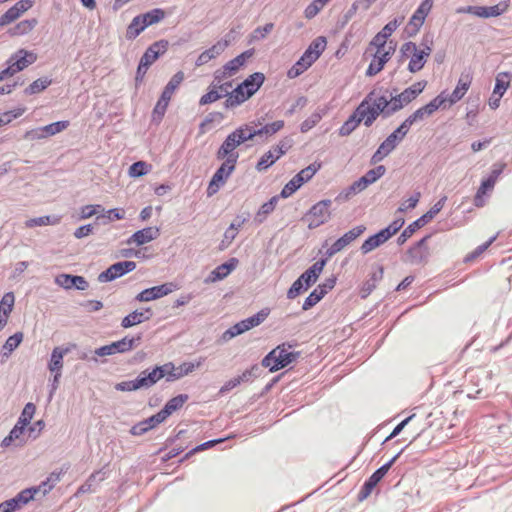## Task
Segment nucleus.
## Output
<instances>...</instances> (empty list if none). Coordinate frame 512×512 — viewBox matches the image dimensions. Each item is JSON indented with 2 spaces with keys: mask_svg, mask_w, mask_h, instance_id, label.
<instances>
[{
  "mask_svg": "<svg viewBox=\"0 0 512 512\" xmlns=\"http://www.w3.org/2000/svg\"><path fill=\"white\" fill-rule=\"evenodd\" d=\"M35 412H36V406L31 402L27 403L17 422L19 424L28 426L30 424Z\"/></svg>",
  "mask_w": 512,
  "mask_h": 512,
  "instance_id": "60",
  "label": "nucleus"
},
{
  "mask_svg": "<svg viewBox=\"0 0 512 512\" xmlns=\"http://www.w3.org/2000/svg\"><path fill=\"white\" fill-rule=\"evenodd\" d=\"M425 225H426V223H425L424 219H422L421 217L418 218L417 220H415L414 222H412L411 224H409L403 230V232L400 234V236L398 237V239H397L398 244L399 245L404 244L409 238H411L413 236V234L418 229L422 228Z\"/></svg>",
  "mask_w": 512,
  "mask_h": 512,
  "instance_id": "43",
  "label": "nucleus"
},
{
  "mask_svg": "<svg viewBox=\"0 0 512 512\" xmlns=\"http://www.w3.org/2000/svg\"><path fill=\"white\" fill-rule=\"evenodd\" d=\"M387 240L384 237V234L380 231L369 238H367L361 245V252L363 254H367L372 250L376 249L380 245L384 244Z\"/></svg>",
  "mask_w": 512,
  "mask_h": 512,
  "instance_id": "40",
  "label": "nucleus"
},
{
  "mask_svg": "<svg viewBox=\"0 0 512 512\" xmlns=\"http://www.w3.org/2000/svg\"><path fill=\"white\" fill-rule=\"evenodd\" d=\"M395 51L396 44L393 41H390L389 44H384L371 40L366 53H371L372 59L366 70V75L372 77L380 73Z\"/></svg>",
  "mask_w": 512,
  "mask_h": 512,
  "instance_id": "3",
  "label": "nucleus"
},
{
  "mask_svg": "<svg viewBox=\"0 0 512 512\" xmlns=\"http://www.w3.org/2000/svg\"><path fill=\"white\" fill-rule=\"evenodd\" d=\"M15 304V296L12 292L4 294L0 301V330H3L9 320Z\"/></svg>",
  "mask_w": 512,
  "mask_h": 512,
  "instance_id": "25",
  "label": "nucleus"
},
{
  "mask_svg": "<svg viewBox=\"0 0 512 512\" xmlns=\"http://www.w3.org/2000/svg\"><path fill=\"white\" fill-rule=\"evenodd\" d=\"M269 315V310L262 309L257 314L244 319L245 324L247 325L248 330L260 325Z\"/></svg>",
  "mask_w": 512,
  "mask_h": 512,
  "instance_id": "58",
  "label": "nucleus"
},
{
  "mask_svg": "<svg viewBox=\"0 0 512 512\" xmlns=\"http://www.w3.org/2000/svg\"><path fill=\"white\" fill-rule=\"evenodd\" d=\"M427 81L421 80L418 82H415L408 88L404 89L401 92V99L403 102H406L407 105L411 103L413 100H415L426 88Z\"/></svg>",
  "mask_w": 512,
  "mask_h": 512,
  "instance_id": "30",
  "label": "nucleus"
},
{
  "mask_svg": "<svg viewBox=\"0 0 512 512\" xmlns=\"http://www.w3.org/2000/svg\"><path fill=\"white\" fill-rule=\"evenodd\" d=\"M138 377L142 388H150L163 378V374H160V368L156 366L150 372L147 370L142 371Z\"/></svg>",
  "mask_w": 512,
  "mask_h": 512,
  "instance_id": "33",
  "label": "nucleus"
},
{
  "mask_svg": "<svg viewBox=\"0 0 512 512\" xmlns=\"http://www.w3.org/2000/svg\"><path fill=\"white\" fill-rule=\"evenodd\" d=\"M389 107L388 99L384 96L374 98V92L369 93L357 107L355 113L359 120L369 127L380 113Z\"/></svg>",
  "mask_w": 512,
  "mask_h": 512,
  "instance_id": "4",
  "label": "nucleus"
},
{
  "mask_svg": "<svg viewBox=\"0 0 512 512\" xmlns=\"http://www.w3.org/2000/svg\"><path fill=\"white\" fill-rule=\"evenodd\" d=\"M169 42L167 40H159L151 44L142 55L140 62L150 67L161 55L168 50Z\"/></svg>",
  "mask_w": 512,
  "mask_h": 512,
  "instance_id": "22",
  "label": "nucleus"
},
{
  "mask_svg": "<svg viewBox=\"0 0 512 512\" xmlns=\"http://www.w3.org/2000/svg\"><path fill=\"white\" fill-rule=\"evenodd\" d=\"M33 5L34 2L32 0H19L0 16V26L4 27L13 23L32 8Z\"/></svg>",
  "mask_w": 512,
  "mask_h": 512,
  "instance_id": "19",
  "label": "nucleus"
},
{
  "mask_svg": "<svg viewBox=\"0 0 512 512\" xmlns=\"http://www.w3.org/2000/svg\"><path fill=\"white\" fill-rule=\"evenodd\" d=\"M139 16L142 21L145 22L144 26L148 27L163 20L165 17V12L160 8H155L147 13L140 14Z\"/></svg>",
  "mask_w": 512,
  "mask_h": 512,
  "instance_id": "50",
  "label": "nucleus"
},
{
  "mask_svg": "<svg viewBox=\"0 0 512 512\" xmlns=\"http://www.w3.org/2000/svg\"><path fill=\"white\" fill-rule=\"evenodd\" d=\"M253 56V50H247L236 56L235 58L228 61L225 65H223L220 69H217L215 74V79H222L226 81L232 76L236 75L240 69L245 65L247 60Z\"/></svg>",
  "mask_w": 512,
  "mask_h": 512,
  "instance_id": "10",
  "label": "nucleus"
},
{
  "mask_svg": "<svg viewBox=\"0 0 512 512\" xmlns=\"http://www.w3.org/2000/svg\"><path fill=\"white\" fill-rule=\"evenodd\" d=\"M330 0H314L304 10V16L307 19L314 18Z\"/></svg>",
  "mask_w": 512,
  "mask_h": 512,
  "instance_id": "53",
  "label": "nucleus"
},
{
  "mask_svg": "<svg viewBox=\"0 0 512 512\" xmlns=\"http://www.w3.org/2000/svg\"><path fill=\"white\" fill-rule=\"evenodd\" d=\"M232 88L231 81H223L222 79H215V75L213 76V81L208 87L207 93H205L199 100L200 105H207L216 102L221 99L223 96L228 97L230 94L229 90Z\"/></svg>",
  "mask_w": 512,
  "mask_h": 512,
  "instance_id": "11",
  "label": "nucleus"
},
{
  "mask_svg": "<svg viewBox=\"0 0 512 512\" xmlns=\"http://www.w3.org/2000/svg\"><path fill=\"white\" fill-rule=\"evenodd\" d=\"M25 425L19 424L18 422L15 424L13 429L10 431L9 435L5 437L2 441V447H8L12 442L18 441L19 445L25 443L24 433L26 430Z\"/></svg>",
  "mask_w": 512,
  "mask_h": 512,
  "instance_id": "34",
  "label": "nucleus"
},
{
  "mask_svg": "<svg viewBox=\"0 0 512 512\" xmlns=\"http://www.w3.org/2000/svg\"><path fill=\"white\" fill-rule=\"evenodd\" d=\"M397 455L393 457L388 463L381 466L377 469L369 478L366 480L364 485L362 486L359 492V500H364L372 493L373 489L377 486V484L382 480V478L387 474L393 463L397 459Z\"/></svg>",
  "mask_w": 512,
  "mask_h": 512,
  "instance_id": "15",
  "label": "nucleus"
},
{
  "mask_svg": "<svg viewBox=\"0 0 512 512\" xmlns=\"http://www.w3.org/2000/svg\"><path fill=\"white\" fill-rule=\"evenodd\" d=\"M278 197L273 196L268 202L264 203L256 214V218L259 222H262L266 216L272 213L277 205Z\"/></svg>",
  "mask_w": 512,
  "mask_h": 512,
  "instance_id": "54",
  "label": "nucleus"
},
{
  "mask_svg": "<svg viewBox=\"0 0 512 512\" xmlns=\"http://www.w3.org/2000/svg\"><path fill=\"white\" fill-rule=\"evenodd\" d=\"M235 168L236 163H234V159L228 161L223 160V163L216 170L208 185L207 194L212 196L217 193L220 187L226 183L227 179L234 172Z\"/></svg>",
  "mask_w": 512,
  "mask_h": 512,
  "instance_id": "13",
  "label": "nucleus"
},
{
  "mask_svg": "<svg viewBox=\"0 0 512 512\" xmlns=\"http://www.w3.org/2000/svg\"><path fill=\"white\" fill-rule=\"evenodd\" d=\"M495 183H493L492 179H485L481 182L480 187L478 188L475 196H474V205L476 207H483L485 205L484 196L493 190Z\"/></svg>",
  "mask_w": 512,
  "mask_h": 512,
  "instance_id": "39",
  "label": "nucleus"
},
{
  "mask_svg": "<svg viewBox=\"0 0 512 512\" xmlns=\"http://www.w3.org/2000/svg\"><path fill=\"white\" fill-rule=\"evenodd\" d=\"M326 265V260L322 259L315 262L309 269H307L299 279L306 285L305 289L314 284L319 275L322 273L324 267Z\"/></svg>",
  "mask_w": 512,
  "mask_h": 512,
  "instance_id": "28",
  "label": "nucleus"
},
{
  "mask_svg": "<svg viewBox=\"0 0 512 512\" xmlns=\"http://www.w3.org/2000/svg\"><path fill=\"white\" fill-rule=\"evenodd\" d=\"M442 102L443 101L440 98H433L429 103L418 108L404 120V122L400 125L399 131L408 133L410 127L414 123L422 121L424 118L431 116L438 109H440L442 107Z\"/></svg>",
  "mask_w": 512,
  "mask_h": 512,
  "instance_id": "8",
  "label": "nucleus"
},
{
  "mask_svg": "<svg viewBox=\"0 0 512 512\" xmlns=\"http://www.w3.org/2000/svg\"><path fill=\"white\" fill-rule=\"evenodd\" d=\"M151 317L150 309H146L144 311H133L123 318L121 322V326L123 328H130L134 325L140 324L146 320H149Z\"/></svg>",
  "mask_w": 512,
  "mask_h": 512,
  "instance_id": "31",
  "label": "nucleus"
},
{
  "mask_svg": "<svg viewBox=\"0 0 512 512\" xmlns=\"http://www.w3.org/2000/svg\"><path fill=\"white\" fill-rule=\"evenodd\" d=\"M219 160H233L237 164L239 153L235 151L230 141L226 138L216 153Z\"/></svg>",
  "mask_w": 512,
  "mask_h": 512,
  "instance_id": "35",
  "label": "nucleus"
},
{
  "mask_svg": "<svg viewBox=\"0 0 512 512\" xmlns=\"http://www.w3.org/2000/svg\"><path fill=\"white\" fill-rule=\"evenodd\" d=\"M512 75L509 72H500L496 75L494 94L503 96L511 85Z\"/></svg>",
  "mask_w": 512,
  "mask_h": 512,
  "instance_id": "36",
  "label": "nucleus"
},
{
  "mask_svg": "<svg viewBox=\"0 0 512 512\" xmlns=\"http://www.w3.org/2000/svg\"><path fill=\"white\" fill-rule=\"evenodd\" d=\"M401 22H399L397 19H394L387 23L380 32H378L372 40L375 42H380L384 44H389L390 41H388L389 37L392 35V33L398 28Z\"/></svg>",
  "mask_w": 512,
  "mask_h": 512,
  "instance_id": "38",
  "label": "nucleus"
},
{
  "mask_svg": "<svg viewBox=\"0 0 512 512\" xmlns=\"http://www.w3.org/2000/svg\"><path fill=\"white\" fill-rule=\"evenodd\" d=\"M295 175L282 189L280 195L282 198H288L292 196L303 184L300 182Z\"/></svg>",
  "mask_w": 512,
  "mask_h": 512,
  "instance_id": "59",
  "label": "nucleus"
},
{
  "mask_svg": "<svg viewBox=\"0 0 512 512\" xmlns=\"http://www.w3.org/2000/svg\"><path fill=\"white\" fill-rule=\"evenodd\" d=\"M471 83L472 78L470 75H462L450 95H446L444 91L437 95L435 98H440L443 101L441 108L445 109L447 106H452L460 101L468 92Z\"/></svg>",
  "mask_w": 512,
  "mask_h": 512,
  "instance_id": "12",
  "label": "nucleus"
},
{
  "mask_svg": "<svg viewBox=\"0 0 512 512\" xmlns=\"http://www.w3.org/2000/svg\"><path fill=\"white\" fill-rule=\"evenodd\" d=\"M264 81L265 76L263 73L255 72L251 74L230 92L224 102L225 107L234 108L241 105L259 90Z\"/></svg>",
  "mask_w": 512,
  "mask_h": 512,
  "instance_id": "1",
  "label": "nucleus"
},
{
  "mask_svg": "<svg viewBox=\"0 0 512 512\" xmlns=\"http://www.w3.org/2000/svg\"><path fill=\"white\" fill-rule=\"evenodd\" d=\"M284 127V121L283 120H277L273 123L266 124L262 128L258 130H254L252 128V134L255 136H261V135H273L280 131Z\"/></svg>",
  "mask_w": 512,
  "mask_h": 512,
  "instance_id": "51",
  "label": "nucleus"
},
{
  "mask_svg": "<svg viewBox=\"0 0 512 512\" xmlns=\"http://www.w3.org/2000/svg\"><path fill=\"white\" fill-rule=\"evenodd\" d=\"M176 286L173 283H165L159 286H154L140 292L136 299L140 302H148L170 294Z\"/></svg>",
  "mask_w": 512,
  "mask_h": 512,
  "instance_id": "21",
  "label": "nucleus"
},
{
  "mask_svg": "<svg viewBox=\"0 0 512 512\" xmlns=\"http://www.w3.org/2000/svg\"><path fill=\"white\" fill-rule=\"evenodd\" d=\"M365 230L366 227L364 225H359L346 232L343 236L337 239L327 250V256L332 257L336 253L342 251L345 247H347L358 237H360L365 232Z\"/></svg>",
  "mask_w": 512,
  "mask_h": 512,
  "instance_id": "17",
  "label": "nucleus"
},
{
  "mask_svg": "<svg viewBox=\"0 0 512 512\" xmlns=\"http://www.w3.org/2000/svg\"><path fill=\"white\" fill-rule=\"evenodd\" d=\"M290 147L291 145L287 141H280L278 145L261 156L256 165V169L258 171L266 170L281 156H283L290 149Z\"/></svg>",
  "mask_w": 512,
  "mask_h": 512,
  "instance_id": "16",
  "label": "nucleus"
},
{
  "mask_svg": "<svg viewBox=\"0 0 512 512\" xmlns=\"http://www.w3.org/2000/svg\"><path fill=\"white\" fill-rule=\"evenodd\" d=\"M237 264L238 260L236 258H231L228 262L219 265L211 272V281L224 279L236 268Z\"/></svg>",
  "mask_w": 512,
  "mask_h": 512,
  "instance_id": "32",
  "label": "nucleus"
},
{
  "mask_svg": "<svg viewBox=\"0 0 512 512\" xmlns=\"http://www.w3.org/2000/svg\"><path fill=\"white\" fill-rule=\"evenodd\" d=\"M429 238L430 236L427 235L409 247L405 253L404 262L412 265L426 264L430 256V249L427 244Z\"/></svg>",
  "mask_w": 512,
  "mask_h": 512,
  "instance_id": "9",
  "label": "nucleus"
},
{
  "mask_svg": "<svg viewBox=\"0 0 512 512\" xmlns=\"http://www.w3.org/2000/svg\"><path fill=\"white\" fill-rule=\"evenodd\" d=\"M159 234L160 230L158 227H146L132 234V236L127 240V244H136L140 246L156 239Z\"/></svg>",
  "mask_w": 512,
  "mask_h": 512,
  "instance_id": "24",
  "label": "nucleus"
},
{
  "mask_svg": "<svg viewBox=\"0 0 512 512\" xmlns=\"http://www.w3.org/2000/svg\"><path fill=\"white\" fill-rule=\"evenodd\" d=\"M151 170V165L144 161H138L133 163L129 168L130 177H140L147 174Z\"/></svg>",
  "mask_w": 512,
  "mask_h": 512,
  "instance_id": "57",
  "label": "nucleus"
},
{
  "mask_svg": "<svg viewBox=\"0 0 512 512\" xmlns=\"http://www.w3.org/2000/svg\"><path fill=\"white\" fill-rule=\"evenodd\" d=\"M184 80V73L182 71L177 72L173 75V77L170 79L168 84L165 86L161 96L165 99L171 100L172 95L174 94L175 90L180 86V84Z\"/></svg>",
  "mask_w": 512,
  "mask_h": 512,
  "instance_id": "42",
  "label": "nucleus"
},
{
  "mask_svg": "<svg viewBox=\"0 0 512 512\" xmlns=\"http://www.w3.org/2000/svg\"><path fill=\"white\" fill-rule=\"evenodd\" d=\"M400 130V126L393 132L391 133L386 139L384 142H382V144L387 148L389 149L391 152L396 148L397 146V143L399 141H401L407 133H404L402 131H399Z\"/></svg>",
  "mask_w": 512,
  "mask_h": 512,
  "instance_id": "55",
  "label": "nucleus"
},
{
  "mask_svg": "<svg viewBox=\"0 0 512 512\" xmlns=\"http://www.w3.org/2000/svg\"><path fill=\"white\" fill-rule=\"evenodd\" d=\"M51 84V80L48 78H39L32 82L26 89L27 94H37L45 90Z\"/></svg>",
  "mask_w": 512,
  "mask_h": 512,
  "instance_id": "62",
  "label": "nucleus"
},
{
  "mask_svg": "<svg viewBox=\"0 0 512 512\" xmlns=\"http://www.w3.org/2000/svg\"><path fill=\"white\" fill-rule=\"evenodd\" d=\"M253 138L254 134H252V128L247 124L240 126L227 136V139L230 141L235 150L242 143L248 140H252Z\"/></svg>",
  "mask_w": 512,
  "mask_h": 512,
  "instance_id": "27",
  "label": "nucleus"
},
{
  "mask_svg": "<svg viewBox=\"0 0 512 512\" xmlns=\"http://www.w3.org/2000/svg\"><path fill=\"white\" fill-rule=\"evenodd\" d=\"M38 24L36 18L25 19L18 22L8 30L10 36L19 37L29 34Z\"/></svg>",
  "mask_w": 512,
  "mask_h": 512,
  "instance_id": "29",
  "label": "nucleus"
},
{
  "mask_svg": "<svg viewBox=\"0 0 512 512\" xmlns=\"http://www.w3.org/2000/svg\"><path fill=\"white\" fill-rule=\"evenodd\" d=\"M229 46L228 40H219L216 42L213 46H211L209 49L202 52L197 60H196V66L200 67L205 64H207L210 60L217 58L220 54H222L225 49Z\"/></svg>",
  "mask_w": 512,
  "mask_h": 512,
  "instance_id": "23",
  "label": "nucleus"
},
{
  "mask_svg": "<svg viewBox=\"0 0 512 512\" xmlns=\"http://www.w3.org/2000/svg\"><path fill=\"white\" fill-rule=\"evenodd\" d=\"M136 268L134 261H123L111 265L107 270L99 274L100 282H109L124 274L133 271Z\"/></svg>",
  "mask_w": 512,
  "mask_h": 512,
  "instance_id": "20",
  "label": "nucleus"
},
{
  "mask_svg": "<svg viewBox=\"0 0 512 512\" xmlns=\"http://www.w3.org/2000/svg\"><path fill=\"white\" fill-rule=\"evenodd\" d=\"M37 59V55L33 52L27 51L25 49L18 50L8 61V68L10 72L14 75L17 72L22 71L29 65L33 64Z\"/></svg>",
  "mask_w": 512,
  "mask_h": 512,
  "instance_id": "18",
  "label": "nucleus"
},
{
  "mask_svg": "<svg viewBox=\"0 0 512 512\" xmlns=\"http://www.w3.org/2000/svg\"><path fill=\"white\" fill-rule=\"evenodd\" d=\"M23 333L17 332L10 336L2 347V354L4 357H8L23 341Z\"/></svg>",
  "mask_w": 512,
  "mask_h": 512,
  "instance_id": "48",
  "label": "nucleus"
},
{
  "mask_svg": "<svg viewBox=\"0 0 512 512\" xmlns=\"http://www.w3.org/2000/svg\"><path fill=\"white\" fill-rule=\"evenodd\" d=\"M188 400L187 394H180L178 396H175L171 398L162 409L163 412L166 414L167 417H169L172 413L182 408V406L186 403Z\"/></svg>",
  "mask_w": 512,
  "mask_h": 512,
  "instance_id": "45",
  "label": "nucleus"
},
{
  "mask_svg": "<svg viewBox=\"0 0 512 512\" xmlns=\"http://www.w3.org/2000/svg\"><path fill=\"white\" fill-rule=\"evenodd\" d=\"M70 123L67 120L54 122L42 127L44 130L45 138L49 136H54L69 127Z\"/></svg>",
  "mask_w": 512,
  "mask_h": 512,
  "instance_id": "52",
  "label": "nucleus"
},
{
  "mask_svg": "<svg viewBox=\"0 0 512 512\" xmlns=\"http://www.w3.org/2000/svg\"><path fill=\"white\" fill-rule=\"evenodd\" d=\"M125 217V212L123 209L114 208L106 211L105 213L99 215L97 219H102L103 223H107L113 220H121Z\"/></svg>",
  "mask_w": 512,
  "mask_h": 512,
  "instance_id": "63",
  "label": "nucleus"
},
{
  "mask_svg": "<svg viewBox=\"0 0 512 512\" xmlns=\"http://www.w3.org/2000/svg\"><path fill=\"white\" fill-rule=\"evenodd\" d=\"M404 225V219L398 218L394 220L388 227L380 230L381 233L384 234L386 240H389L393 235H395Z\"/></svg>",
  "mask_w": 512,
  "mask_h": 512,
  "instance_id": "64",
  "label": "nucleus"
},
{
  "mask_svg": "<svg viewBox=\"0 0 512 512\" xmlns=\"http://www.w3.org/2000/svg\"><path fill=\"white\" fill-rule=\"evenodd\" d=\"M321 166L322 164L320 162L315 161L298 172L296 176L301 180L300 182L302 184H305L313 178V176L321 169Z\"/></svg>",
  "mask_w": 512,
  "mask_h": 512,
  "instance_id": "49",
  "label": "nucleus"
},
{
  "mask_svg": "<svg viewBox=\"0 0 512 512\" xmlns=\"http://www.w3.org/2000/svg\"><path fill=\"white\" fill-rule=\"evenodd\" d=\"M168 417L161 409L158 413L155 415H152L148 419H146L143 422H140L139 424L135 425L132 428V433L135 435L147 432L148 430H151L155 428L160 423L164 422Z\"/></svg>",
  "mask_w": 512,
  "mask_h": 512,
  "instance_id": "26",
  "label": "nucleus"
},
{
  "mask_svg": "<svg viewBox=\"0 0 512 512\" xmlns=\"http://www.w3.org/2000/svg\"><path fill=\"white\" fill-rule=\"evenodd\" d=\"M361 123L356 113L351 115L347 121L344 122V124L339 129V134L341 136H347L352 131H354L358 125Z\"/></svg>",
  "mask_w": 512,
  "mask_h": 512,
  "instance_id": "56",
  "label": "nucleus"
},
{
  "mask_svg": "<svg viewBox=\"0 0 512 512\" xmlns=\"http://www.w3.org/2000/svg\"><path fill=\"white\" fill-rule=\"evenodd\" d=\"M290 349L291 345L285 343L278 345L264 357L262 365L269 368L271 372L278 371L288 366L299 356L298 352H293Z\"/></svg>",
  "mask_w": 512,
  "mask_h": 512,
  "instance_id": "5",
  "label": "nucleus"
},
{
  "mask_svg": "<svg viewBox=\"0 0 512 512\" xmlns=\"http://www.w3.org/2000/svg\"><path fill=\"white\" fill-rule=\"evenodd\" d=\"M401 54L404 57H410L407 69L411 73H417L423 69L427 58L432 52V48L427 44H422L421 48L417 47L414 42H406L401 46Z\"/></svg>",
  "mask_w": 512,
  "mask_h": 512,
  "instance_id": "6",
  "label": "nucleus"
},
{
  "mask_svg": "<svg viewBox=\"0 0 512 512\" xmlns=\"http://www.w3.org/2000/svg\"><path fill=\"white\" fill-rule=\"evenodd\" d=\"M327 293L326 285H319L315 288L310 295L305 299L302 309L309 310L315 306Z\"/></svg>",
  "mask_w": 512,
  "mask_h": 512,
  "instance_id": "41",
  "label": "nucleus"
},
{
  "mask_svg": "<svg viewBox=\"0 0 512 512\" xmlns=\"http://www.w3.org/2000/svg\"><path fill=\"white\" fill-rule=\"evenodd\" d=\"M61 221V216H41L38 218H32L25 222L27 228H33L36 226L56 225Z\"/></svg>",
  "mask_w": 512,
  "mask_h": 512,
  "instance_id": "47",
  "label": "nucleus"
},
{
  "mask_svg": "<svg viewBox=\"0 0 512 512\" xmlns=\"http://www.w3.org/2000/svg\"><path fill=\"white\" fill-rule=\"evenodd\" d=\"M144 23L140 16H136L132 19L131 23L128 25L126 30V38L128 40H134L136 37L140 35L147 27L144 26Z\"/></svg>",
  "mask_w": 512,
  "mask_h": 512,
  "instance_id": "46",
  "label": "nucleus"
},
{
  "mask_svg": "<svg viewBox=\"0 0 512 512\" xmlns=\"http://www.w3.org/2000/svg\"><path fill=\"white\" fill-rule=\"evenodd\" d=\"M26 111L24 107H18L14 110L4 112L0 115V127L9 124L13 119L22 116Z\"/></svg>",
  "mask_w": 512,
  "mask_h": 512,
  "instance_id": "61",
  "label": "nucleus"
},
{
  "mask_svg": "<svg viewBox=\"0 0 512 512\" xmlns=\"http://www.w3.org/2000/svg\"><path fill=\"white\" fill-rule=\"evenodd\" d=\"M251 374H252L251 370H245L241 375L228 380L220 388L219 394H225V393L231 391L232 389H234L235 387H237L238 385H240L241 383L247 382L250 379Z\"/></svg>",
  "mask_w": 512,
  "mask_h": 512,
  "instance_id": "44",
  "label": "nucleus"
},
{
  "mask_svg": "<svg viewBox=\"0 0 512 512\" xmlns=\"http://www.w3.org/2000/svg\"><path fill=\"white\" fill-rule=\"evenodd\" d=\"M69 352V349H62L60 347H55L51 354V359L48 364V368L50 372L61 371L63 368V357L65 354Z\"/></svg>",
  "mask_w": 512,
  "mask_h": 512,
  "instance_id": "37",
  "label": "nucleus"
},
{
  "mask_svg": "<svg viewBox=\"0 0 512 512\" xmlns=\"http://www.w3.org/2000/svg\"><path fill=\"white\" fill-rule=\"evenodd\" d=\"M327 40L324 36L315 38L305 50L300 59L288 70L287 76L291 79L304 73L315 63L325 51Z\"/></svg>",
  "mask_w": 512,
  "mask_h": 512,
  "instance_id": "2",
  "label": "nucleus"
},
{
  "mask_svg": "<svg viewBox=\"0 0 512 512\" xmlns=\"http://www.w3.org/2000/svg\"><path fill=\"white\" fill-rule=\"evenodd\" d=\"M141 335H137L136 337H124L123 339L113 342L109 345L102 346L95 350V354L98 356H109L115 353H124L132 350L134 346L139 344L141 341Z\"/></svg>",
  "mask_w": 512,
  "mask_h": 512,
  "instance_id": "14",
  "label": "nucleus"
},
{
  "mask_svg": "<svg viewBox=\"0 0 512 512\" xmlns=\"http://www.w3.org/2000/svg\"><path fill=\"white\" fill-rule=\"evenodd\" d=\"M331 203L328 199L321 200L309 209L304 217L309 229H315L329 221Z\"/></svg>",
  "mask_w": 512,
  "mask_h": 512,
  "instance_id": "7",
  "label": "nucleus"
}]
</instances>
